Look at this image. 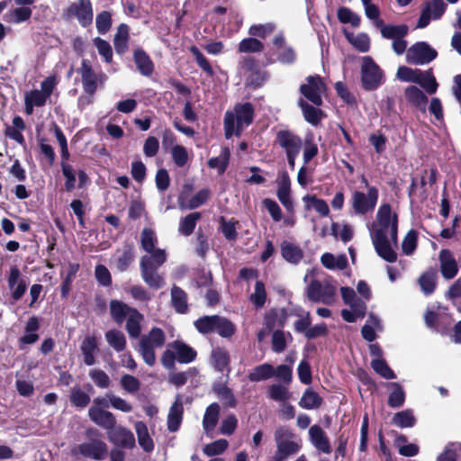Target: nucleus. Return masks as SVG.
Returning <instances> with one entry per match:
<instances>
[{
    "mask_svg": "<svg viewBox=\"0 0 461 461\" xmlns=\"http://www.w3.org/2000/svg\"><path fill=\"white\" fill-rule=\"evenodd\" d=\"M87 414L92 422L105 429L106 432L117 424L115 415L103 408H89Z\"/></svg>",
    "mask_w": 461,
    "mask_h": 461,
    "instance_id": "obj_14",
    "label": "nucleus"
},
{
    "mask_svg": "<svg viewBox=\"0 0 461 461\" xmlns=\"http://www.w3.org/2000/svg\"><path fill=\"white\" fill-rule=\"evenodd\" d=\"M392 423L399 428H412L416 424V418L411 409L396 412L392 418Z\"/></svg>",
    "mask_w": 461,
    "mask_h": 461,
    "instance_id": "obj_48",
    "label": "nucleus"
},
{
    "mask_svg": "<svg viewBox=\"0 0 461 461\" xmlns=\"http://www.w3.org/2000/svg\"><path fill=\"white\" fill-rule=\"evenodd\" d=\"M69 402L73 407L83 410L89 405L91 398L79 386H74L70 389Z\"/></svg>",
    "mask_w": 461,
    "mask_h": 461,
    "instance_id": "obj_40",
    "label": "nucleus"
},
{
    "mask_svg": "<svg viewBox=\"0 0 461 461\" xmlns=\"http://www.w3.org/2000/svg\"><path fill=\"white\" fill-rule=\"evenodd\" d=\"M79 264L77 263H69L68 267V273L65 278L62 281L60 286V295L63 299L68 298L72 286V282L75 279L77 273L79 270Z\"/></svg>",
    "mask_w": 461,
    "mask_h": 461,
    "instance_id": "obj_51",
    "label": "nucleus"
},
{
    "mask_svg": "<svg viewBox=\"0 0 461 461\" xmlns=\"http://www.w3.org/2000/svg\"><path fill=\"white\" fill-rule=\"evenodd\" d=\"M275 143L277 144L285 153L300 154L303 148V139L294 131L282 129L276 132Z\"/></svg>",
    "mask_w": 461,
    "mask_h": 461,
    "instance_id": "obj_9",
    "label": "nucleus"
},
{
    "mask_svg": "<svg viewBox=\"0 0 461 461\" xmlns=\"http://www.w3.org/2000/svg\"><path fill=\"white\" fill-rule=\"evenodd\" d=\"M299 106L301 107L303 118L307 122L313 126H318L321 123V119L324 116V113L321 109L314 107L303 99L299 101Z\"/></svg>",
    "mask_w": 461,
    "mask_h": 461,
    "instance_id": "obj_30",
    "label": "nucleus"
},
{
    "mask_svg": "<svg viewBox=\"0 0 461 461\" xmlns=\"http://www.w3.org/2000/svg\"><path fill=\"white\" fill-rule=\"evenodd\" d=\"M230 152L229 148L224 147L221 149V154L218 157H212L208 160V167L210 168H217L219 175H223L230 163Z\"/></svg>",
    "mask_w": 461,
    "mask_h": 461,
    "instance_id": "obj_44",
    "label": "nucleus"
},
{
    "mask_svg": "<svg viewBox=\"0 0 461 461\" xmlns=\"http://www.w3.org/2000/svg\"><path fill=\"white\" fill-rule=\"evenodd\" d=\"M416 77L419 78V81H413L412 83L419 84L430 95L434 94L437 91L438 83L430 70H429V71L421 70V75L417 74Z\"/></svg>",
    "mask_w": 461,
    "mask_h": 461,
    "instance_id": "obj_55",
    "label": "nucleus"
},
{
    "mask_svg": "<svg viewBox=\"0 0 461 461\" xmlns=\"http://www.w3.org/2000/svg\"><path fill=\"white\" fill-rule=\"evenodd\" d=\"M409 32V28L406 24L401 25H392L388 24L386 26L382 27L381 34L385 39H400L404 38Z\"/></svg>",
    "mask_w": 461,
    "mask_h": 461,
    "instance_id": "obj_53",
    "label": "nucleus"
},
{
    "mask_svg": "<svg viewBox=\"0 0 461 461\" xmlns=\"http://www.w3.org/2000/svg\"><path fill=\"white\" fill-rule=\"evenodd\" d=\"M171 303L177 313L185 314L188 312L187 294L176 285L171 289Z\"/></svg>",
    "mask_w": 461,
    "mask_h": 461,
    "instance_id": "obj_35",
    "label": "nucleus"
},
{
    "mask_svg": "<svg viewBox=\"0 0 461 461\" xmlns=\"http://www.w3.org/2000/svg\"><path fill=\"white\" fill-rule=\"evenodd\" d=\"M275 441L276 443V451L273 456V461H285L289 456L295 455L302 448L298 442L289 440L294 437L291 429L285 427H279L275 431Z\"/></svg>",
    "mask_w": 461,
    "mask_h": 461,
    "instance_id": "obj_4",
    "label": "nucleus"
},
{
    "mask_svg": "<svg viewBox=\"0 0 461 461\" xmlns=\"http://www.w3.org/2000/svg\"><path fill=\"white\" fill-rule=\"evenodd\" d=\"M80 350L84 357V363L86 366L95 364V352L98 351V342L95 336L87 335L85 337L80 345Z\"/></svg>",
    "mask_w": 461,
    "mask_h": 461,
    "instance_id": "obj_24",
    "label": "nucleus"
},
{
    "mask_svg": "<svg viewBox=\"0 0 461 461\" xmlns=\"http://www.w3.org/2000/svg\"><path fill=\"white\" fill-rule=\"evenodd\" d=\"M132 310L137 309L119 300L114 299L110 302L111 317L118 324H122L132 313Z\"/></svg>",
    "mask_w": 461,
    "mask_h": 461,
    "instance_id": "obj_27",
    "label": "nucleus"
},
{
    "mask_svg": "<svg viewBox=\"0 0 461 461\" xmlns=\"http://www.w3.org/2000/svg\"><path fill=\"white\" fill-rule=\"evenodd\" d=\"M184 407L181 401H176L170 407L169 413L167 415V429L170 432H176L178 430L182 419H183Z\"/></svg>",
    "mask_w": 461,
    "mask_h": 461,
    "instance_id": "obj_31",
    "label": "nucleus"
},
{
    "mask_svg": "<svg viewBox=\"0 0 461 461\" xmlns=\"http://www.w3.org/2000/svg\"><path fill=\"white\" fill-rule=\"evenodd\" d=\"M218 315H204L194 321V325L197 331L206 335L215 331V324Z\"/></svg>",
    "mask_w": 461,
    "mask_h": 461,
    "instance_id": "obj_52",
    "label": "nucleus"
},
{
    "mask_svg": "<svg viewBox=\"0 0 461 461\" xmlns=\"http://www.w3.org/2000/svg\"><path fill=\"white\" fill-rule=\"evenodd\" d=\"M279 53L276 58L274 53L270 51H267L264 53L265 60L263 62V66L267 67L276 63V61L280 62L283 65H293L297 59L296 52L292 46H286L281 50H279Z\"/></svg>",
    "mask_w": 461,
    "mask_h": 461,
    "instance_id": "obj_17",
    "label": "nucleus"
},
{
    "mask_svg": "<svg viewBox=\"0 0 461 461\" xmlns=\"http://www.w3.org/2000/svg\"><path fill=\"white\" fill-rule=\"evenodd\" d=\"M21 272L16 266L10 268V274L7 279L8 286L12 292V299L14 302L19 301L26 292L27 285L24 279H20Z\"/></svg>",
    "mask_w": 461,
    "mask_h": 461,
    "instance_id": "obj_18",
    "label": "nucleus"
},
{
    "mask_svg": "<svg viewBox=\"0 0 461 461\" xmlns=\"http://www.w3.org/2000/svg\"><path fill=\"white\" fill-rule=\"evenodd\" d=\"M241 67L250 73L253 77L252 83L257 86H261L263 82L267 78V74L262 71L258 60L252 56L243 57L241 59Z\"/></svg>",
    "mask_w": 461,
    "mask_h": 461,
    "instance_id": "obj_20",
    "label": "nucleus"
},
{
    "mask_svg": "<svg viewBox=\"0 0 461 461\" xmlns=\"http://www.w3.org/2000/svg\"><path fill=\"white\" fill-rule=\"evenodd\" d=\"M408 59L413 64H426L434 60L438 52L425 41H418L408 50Z\"/></svg>",
    "mask_w": 461,
    "mask_h": 461,
    "instance_id": "obj_11",
    "label": "nucleus"
},
{
    "mask_svg": "<svg viewBox=\"0 0 461 461\" xmlns=\"http://www.w3.org/2000/svg\"><path fill=\"white\" fill-rule=\"evenodd\" d=\"M77 73L81 76L83 90L86 94V96L78 98V105L89 104L93 102V97L98 87L104 86L107 77L102 71L96 73L93 68L92 62L86 59H82Z\"/></svg>",
    "mask_w": 461,
    "mask_h": 461,
    "instance_id": "obj_2",
    "label": "nucleus"
},
{
    "mask_svg": "<svg viewBox=\"0 0 461 461\" xmlns=\"http://www.w3.org/2000/svg\"><path fill=\"white\" fill-rule=\"evenodd\" d=\"M142 320L143 315L138 310H132V313L127 318L125 325V329L131 338L136 339L140 335V322Z\"/></svg>",
    "mask_w": 461,
    "mask_h": 461,
    "instance_id": "obj_45",
    "label": "nucleus"
},
{
    "mask_svg": "<svg viewBox=\"0 0 461 461\" xmlns=\"http://www.w3.org/2000/svg\"><path fill=\"white\" fill-rule=\"evenodd\" d=\"M140 447L147 453L154 450V442L149 434L147 425L143 421H137L134 425Z\"/></svg>",
    "mask_w": 461,
    "mask_h": 461,
    "instance_id": "obj_33",
    "label": "nucleus"
},
{
    "mask_svg": "<svg viewBox=\"0 0 461 461\" xmlns=\"http://www.w3.org/2000/svg\"><path fill=\"white\" fill-rule=\"evenodd\" d=\"M61 167V172L63 176L65 177V183H64V189L65 191L70 193L72 192L76 187V172L73 168V167L65 161H61L60 163Z\"/></svg>",
    "mask_w": 461,
    "mask_h": 461,
    "instance_id": "obj_54",
    "label": "nucleus"
},
{
    "mask_svg": "<svg viewBox=\"0 0 461 461\" xmlns=\"http://www.w3.org/2000/svg\"><path fill=\"white\" fill-rule=\"evenodd\" d=\"M190 53L194 56L196 64L198 67L207 74L209 77H212L214 74L213 68L209 62V60L205 58V56L201 52L198 47L193 45L189 48Z\"/></svg>",
    "mask_w": 461,
    "mask_h": 461,
    "instance_id": "obj_56",
    "label": "nucleus"
},
{
    "mask_svg": "<svg viewBox=\"0 0 461 461\" xmlns=\"http://www.w3.org/2000/svg\"><path fill=\"white\" fill-rule=\"evenodd\" d=\"M62 17L65 21H70L77 18L79 24L86 28L92 24L94 13L93 5L90 0H77L70 4L63 10Z\"/></svg>",
    "mask_w": 461,
    "mask_h": 461,
    "instance_id": "obj_6",
    "label": "nucleus"
},
{
    "mask_svg": "<svg viewBox=\"0 0 461 461\" xmlns=\"http://www.w3.org/2000/svg\"><path fill=\"white\" fill-rule=\"evenodd\" d=\"M404 95L407 101L412 106L416 107L423 113L426 111L428 97L419 87L415 86H410L405 88Z\"/></svg>",
    "mask_w": 461,
    "mask_h": 461,
    "instance_id": "obj_26",
    "label": "nucleus"
},
{
    "mask_svg": "<svg viewBox=\"0 0 461 461\" xmlns=\"http://www.w3.org/2000/svg\"><path fill=\"white\" fill-rule=\"evenodd\" d=\"M387 385L392 389L387 400L388 406L393 409L402 407L406 398L402 386L396 382L389 383Z\"/></svg>",
    "mask_w": 461,
    "mask_h": 461,
    "instance_id": "obj_37",
    "label": "nucleus"
},
{
    "mask_svg": "<svg viewBox=\"0 0 461 461\" xmlns=\"http://www.w3.org/2000/svg\"><path fill=\"white\" fill-rule=\"evenodd\" d=\"M371 366L375 373L385 379H394L396 375L384 359H373Z\"/></svg>",
    "mask_w": 461,
    "mask_h": 461,
    "instance_id": "obj_63",
    "label": "nucleus"
},
{
    "mask_svg": "<svg viewBox=\"0 0 461 461\" xmlns=\"http://www.w3.org/2000/svg\"><path fill=\"white\" fill-rule=\"evenodd\" d=\"M168 347L176 351L178 363L188 364L194 361L197 357L196 350L182 340H175Z\"/></svg>",
    "mask_w": 461,
    "mask_h": 461,
    "instance_id": "obj_23",
    "label": "nucleus"
},
{
    "mask_svg": "<svg viewBox=\"0 0 461 461\" xmlns=\"http://www.w3.org/2000/svg\"><path fill=\"white\" fill-rule=\"evenodd\" d=\"M211 358L215 370L223 372L225 369H229L230 357L227 349L220 347L213 348Z\"/></svg>",
    "mask_w": 461,
    "mask_h": 461,
    "instance_id": "obj_38",
    "label": "nucleus"
},
{
    "mask_svg": "<svg viewBox=\"0 0 461 461\" xmlns=\"http://www.w3.org/2000/svg\"><path fill=\"white\" fill-rule=\"evenodd\" d=\"M254 106L251 103H239L234 106V111H227L224 115L223 127L226 139L233 135L240 136L243 127L253 122Z\"/></svg>",
    "mask_w": 461,
    "mask_h": 461,
    "instance_id": "obj_1",
    "label": "nucleus"
},
{
    "mask_svg": "<svg viewBox=\"0 0 461 461\" xmlns=\"http://www.w3.org/2000/svg\"><path fill=\"white\" fill-rule=\"evenodd\" d=\"M95 26L100 34H105L112 27V14L102 11L95 17Z\"/></svg>",
    "mask_w": 461,
    "mask_h": 461,
    "instance_id": "obj_64",
    "label": "nucleus"
},
{
    "mask_svg": "<svg viewBox=\"0 0 461 461\" xmlns=\"http://www.w3.org/2000/svg\"><path fill=\"white\" fill-rule=\"evenodd\" d=\"M158 242L155 232L149 228H144L140 233V244L143 250L148 253L156 251V244Z\"/></svg>",
    "mask_w": 461,
    "mask_h": 461,
    "instance_id": "obj_57",
    "label": "nucleus"
},
{
    "mask_svg": "<svg viewBox=\"0 0 461 461\" xmlns=\"http://www.w3.org/2000/svg\"><path fill=\"white\" fill-rule=\"evenodd\" d=\"M219 416H220V405L217 402L211 403L205 411V413L203 415V427L205 430L206 434H209L212 432L218 421H219Z\"/></svg>",
    "mask_w": 461,
    "mask_h": 461,
    "instance_id": "obj_32",
    "label": "nucleus"
},
{
    "mask_svg": "<svg viewBox=\"0 0 461 461\" xmlns=\"http://www.w3.org/2000/svg\"><path fill=\"white\" fill-rule=\"evenodd\" d=\"M108 440L116 447L131 449L135 447L133 433L127 428L121 425L113 426L107 432Z\"/></svg>",
    "mask_w": 461,
    "mask_h": 461,
    "instance_id": "obj_12",
    "label": "nucleus"
},
{
    "mask_svg": "<svg viewBox=\"0 0 461 461\" xmlns=\"http://www.w3.org/2000/svg\"><path fill=\"white\" fill-rule=\"evenodd\" d=\"M307 209L312 207L321 216L326 217L330 214V208L327 202L315 194H306L303 197Z\"/></svg>",
    "mask_w": 461,
    "mask_h": 461,
    "instance_id": "obj_41",
    "label": "nucleus"
},
{
    "mask_svg": "<svg viewBox=\"0 0 461 461\" xmlns=\"http://www.w3.org/2000/svg\"><path fill=\"white\" fill-rule=\"evenodd\" d=\"M149 256H143L140 258V268L142 271H158V269L166 262L167 255L164 249H157Z\"/></svg>",
    "mask_w": 461,
    "mask_h": 461,
    "instance_id": "obj_19",
    "label": "nucleus"
},
{
    "mask_svg": "<svg viewBox=\"0 0 461 461\" xmlns=\"http://www.w3.org/2000/svg\"><path fill=\"white\" fill-rule=\"evenodd\" d=\"M104 336L109 346L116 352H122L126 348V338L121 330H109Z\"/></svg>",
    "mask_w": 461,
    "mask_h": 461,
    "instance_id": "obj_47",
    "label": "nucleus"
},
{
    "mask_svg": "<svg viewBox=\"0 0 461 461\" xmlns=\"http://www.w3.org/2000/svg\"><path fill=\"white\" fill-rule=\"evenodd\" d=\"M372 241L377 255L384 260L393 263L397 260V253L393 249L387 235L382 230H375L372 234Z\"/></svg>",
    "mask_w": 461,
    "mask_h": 461,
    "instance_id": "obj_13",
    "label": "nucleus"
},
{
    "mask_svg": "<svg viewBox=\"0 0 461 461\" xmlns=\"http://www.w3.org/2000/svg\"><path fill=\"white\" fill-rule=\"evenodd\" d=\"M135 253L132 244H125L122 254L116 259V268L119 272H125L134 261Z\"/></svg>",
    "mask_w": 461,
    "mask_h": 461,
    "instance_id": "obj_46",
    "label": "nucleus"
},
{
    "mask_svg": "<svg viewBox=\"0 0 461 461\" xmlns=\"http://www.w3.org/2000/svg\"><path fill=\"white\" fill-rule=\"evenodd\" d=\"M384 83V74L372 57L365 56L361 65V85L366 91H375Z\"/></svg>",
    "mask_w": 461,
    "mask_h": 461,
    "instance_id": "obj_5",
    "label": "nucleus"
},
{
    "mask_svg": "<svg viewBox=\"0 0 461 461\" xmlns=\"http://www.w3.org/2000/svg\"><path fill=\"white\" fill-rule=\"evenodd\" d=\"M213 392L222 402L223 405L228 408H235L237 400L232 390L226 384L217 383L213 384Z\"/></svg>",
    "mask_w": 461,
    "mask_h": 461,
    "instance_id": "obj_36",
    "label": "nucleus"
},
{
    "mask_svg": "<svg viewBox=\"0 0 461 461\" xmlns=\"http://www.w3.org/2000/svg\"><path fill=\"white\" fill-rule=\"evenodd\" d=\"M26 129V124L23 119L15 115L13 118V126L6 125L5 130V137H8L14 140H15L20 145H25V139L23 135V131Z\"/></svg>",
    "mask_w": 461,
    "mask_h": 461,
    "instance_id": "obj_25",
    "label": "nucleus"
},
{
    "mask_svg": "<svg viewBox=\"0 0 461 461\" xmlns=\"http://www.w3.org/2000/svg\"><path fill=\"white\" fill-rule=\"evenodd\" d=\"M129 26L126 23H121L117 27V32L113 37V46L117 54L123 55L129 49Z\"/></svg>",
    "mask_w": 461,
    "mask_h": 461,
    "instance_id": "obj_28",
    "label": "nucleus"
},
{
    "mask_svg": "<svg viewBox=\"0 0 461 461\" xmlns=\"http://www.w3.org/2000/svg\"><path fill=\"white\" fill-rule=\"evenodd\" d=\"M337 16L341 23H350L352 27H358L360 25V17L348 7H339Z\"/></svg>",
    "mask_w": 461,
    "mask_h": 461,
    "instance_id": "obj_59",
    "label": "nucleus"
},
{
    "mask_svg": "<svg viewBox=\"0 0 461 461\" xmlns=\"http://www.w3.org/2000/svg\"><path fill=\"white\" fill-rule=\"evenodd\" d=\"M265 49V44L258 39L254 38L253 36L244 38L241 40L238 45L237 51L239 53H258L263 51Z\"/></svg>",
    "mask_w": 461,
    "mask_h": 461,
    "instance_id": "obj_43",
    "label": "nucleus"
},
{
    "mask_svg": "<svg viewBox=\"0 0 461 461\" xmlns=\"http://www.w3.org/2000/svg\"><path fill=\"white\" fill-rule=\"evenodd\" d=\"M276 195L282 204L287 203L291 198V180L286 171H282L277 178Z\"/></svg>",
    "mask_w": 461,
    "mask_h": 461,
    "instance_id": "obj_29",
    "label": "nucleus"
},
{
    "mask_svg": "<svg viewBox=\"0 0 461 461\" xmlns=\"http://www.w3.org/2000/svg\"><path fill=\"white\" fill-rule=\"evenodd\" d=\"M143 281L152 289L158 290L165 285V279L158 271L140 272Z\"/></svg>",
    "mask_w": 461,
    "mask_h": 461,
    "instance_id": "obj_60",
    "label": "nucleus"
},
{
    "mask_svg": "<svg viewBox=\"0 0 461 461\" xmlns=\"http://www.w3.org/2000/svg\"><path fill=\"white\" fill-rule=\"evenodd\" d=\"M305 84L300 86V93L312 104L321 106L323 104L321 94L327 89L323 78L320 75L308 76Z\"/></svg>",
    "mask_w": 461,
    "mask_h": 461,
    "instance_id": "obj_7",
    "label": "nucleus"
},
{
    "mask_svg": "<svg viewBox=\"0 0 461 461\" xmlns=\"http://www.w3.org/2000/svg\"><path fill=\"white\" fill-rule=\"evenodd\" d=\"M440 272L445 279H452L458 273V266L451 250L443 249L439 251Z\"/></svg>",
    "mask_w": 461,
    "mask_h": 461,
    "instance_id": "obj_15",
    "label": "nucleus"
},
{
    "mask_svg": "<svg viewBox=\"0 0 461 461\" xmlns=\"http://www.w3.org/2000/svg\"><path fill=\"white\" fill-rule=\"evenodd\" d=\"M229 447L226 439H217L212 443L205 445L203 448L204 455L207 456H214L222 454Z\"/></svg>",
    "mask_w": 461,
    "mask_h": 461,
    "instance_id": "obj_62",
    "label": "nucleus"
},
{
    "mask_svg": "<svg viewBox=\"0 0 461 461\" xmlns=\"http://www.w3.org/2000/svg\"><path fill=\"white\" fill-rule=\"evenodd\" d=\"M202 218V214L199 212H194L187 214L182 218L179 222L178 231L185 236H190L196 226L197 221Z\"/></svg>",
    "mask_w": 461,
    "mask_h": 461,
    "instance_id": "obj_50",
    "label": "nucleus"
},
{
    "mask_svg": "<svg viewBox=\"0 0 461 461\" xmlns=\"http://www.w3.org/2000/svg\"><path fill=\"white\" fill-rule=\"evenodd\" d=\"M323 399L321 396L313 391L312 388L308 387L303 392L298 404L303 409L312 410L320 408Z\"/></svg>",
    "mask_w": 461,
    "mask_h": 461,
    "instance_id": "obj_34",
    "label": "nucleus"
},
{
    "mask_svg": "<svg viewBox=\"0 0 461 461\" xmlns=\"http://www.w3.org/2000/svg\"><path fill=\"white\" fill-rule=\"evenodd\" d=\"M275 375V368L271 364L264 363L257 366L249 375L248 379L252 383L267 380Z\"/></svg>",
    "mask_w": 461,
    "mask_h": 461,
    "instance_id": "obj_39",
    "label": "nucleus"
},
{
    "mask_svg": "<svg viewBox=\"0 0 461 461\" xmlns=\"http://www.w3.org/2000/svg\"><path fill=\"white\" fill-rule=\"evenodd\" d=\"M132 57L140 74L146 77H151L155 70V64L149 55L142 48H136Z\"/></svg>",
    "mask_w": 461,
    "mask_h": 461,
    "instance_id": "obj_16",
    "label": "nucleus"
},
{
    "mask_svg": "<svg viewBox=\"0 0 461 461\" xmlns=\"http://www.w3.org/2000/svg\"><path fill=\"white\" fill-rule=\"evenodd\" d=\"M276 25L272 23L264 24H253L249 29V34L254 38L266 39L274 32Z\"/></svg>",
    "mask_w": 461,
    "mask_h": 461,
    "instance_id": "obj_61",
    "label": "nucleus"
},
{
    "mask_svg": "<svg viewBox=\"0 0 461 461\" xmlns=\"http://www.w3.org/2000/svg\"><path fill=\"white\" fill-rule=\"evenodd\" d=\"M309 436L312 445L320 451L330 454L331 452V446L330 440L320 425H313L309 429Z\"/></svg>",
    "mask_w": 461,
    "mask_h": 461,
    "instance_id": "obj_22",
    "label": "nucleus"
},
{
    "mask_svg": "<svg viewBox=\"0 0 461 461\" xmlns=\"http://www.w3.org/2000/svg\"><path fill=\"white\" fill-rule=\"evenodd\" d=\"M237 331L236 325L228 318L218 315L215 331L224 339L231 338Z\"/></svg>",
    "mask_w": 461,
    "mask_h": 461,
    "instance_id": "obj_49",
    "label": "nucleus"
},
{
    "mask_svg": "<svg viewBox=\"0 0 461 461\" xmlns=\"http://www.w3.org/2000/svg\"><path fill=\"white\" fill-rule=\"evenodd\" d=\"M418 231L414 229L410 230L404 236L402 242V253L410 256L413 254L418 246Z\"/></svg>",
    "mask_w": 461,
    "mask_h": 461,
    "instance_id": "obj_58",
    "label": "nucleus"
},
{
    "mask_svg": "<svg viewBox=\"0 0 461 461\" xmlns=\"http://www.w3.org/2000/svg\"><path fill=\"white\" fill-rule=\"evenodd\" d=\"M419 284L421 291L429 295L434 293L437 285V272L434 268H430L424 272L419 278Z\"/></svg>",
    "mask_w": 461,
    "mask_h": 461,
    "instance_id": "obj_42",
    "label": "nucleus"
},
{
    "mask_svg": "<svg viewBox=\"0 0 461 461\" xmlns=\"http://www.w3.org/2000/svg\"><path fill=\"white\" fill-rule=\"evenodd\" d=\"M73 453H79L82 456L94 460H103L108 453V447L102 439L88 440L79 444Z\"/></svg>",
    "mask_w": 461,
    "mask_h": 461,
    "instance_id": "obj_10",
    "label": "nucleus"
},
{
    "mask_svg": "<svg viewBox=\"0 0 461 461\" xmlns=\"http://www.w3.org/2000/svg\"><path fill=\"white\" fill-rule=\"evenodd\" d=\"M165 342L166 335L158 327H153L148 335L140 339L139 352L149 366H153L156 363L155 348L163 347Z\"/></svg>",
    "mask_w": 461,
    "mask_h": 461,
    "instance_id": "obj_3",
    "label": "nucleus"
},
{
    "mask_svg": "<svg viewBox=\"0 0 461 461\" xmlns=\"http://www.w3.org/2000/svg\"><path fill=\"white\" fill-rule=\"evenodd\" d=\"M280 252L282 258L292 265H298L304 257L302 248L288 240L282 241Z\"/></svg>",
    "mask_w": 461,
    "mask_h": 461,
    "instance_id": "obj_21",
    "label": "nucleus"
},
{
    "mask_svg": "<svg viewBox=\"0 0 461 461\" xmlns=\"http://www.w3.org/2000/svg\"><path fill=\"white\" fill-rule=\"evenodd\" d=\"M378 189L375 186L367 188V194L355 191L352 194L351 203L356 213L365 215L372 212L378 201Z\"/></svg>",
    "mask_w": 461,
    "mask_h": 461,
    "instance_id": "obj_8",
    "label": "nucleus"
}]
</instances>
